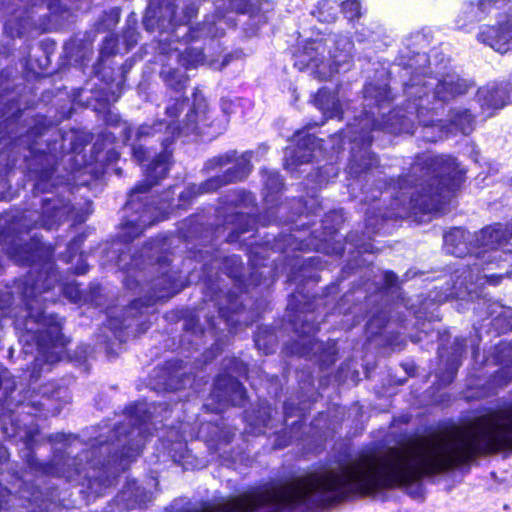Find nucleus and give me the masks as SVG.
Listing matches in <instances>:
<instances>
[{"label": "nucleus", "instance_id": "nucleus-1", "mask_svg": "<svg viewBox=\"0 0 512 512\" xmlns=\"http://www.w3.org/2000/svg\"><path fill=\"white\" fill-rule=\"evenodd\" d=\"M186 106V99H173L166 107V115L170 120L159 121L153 125L144 124L137 129L131 127L125 130L126 139L130 142L133 157L140 163L147 160L150 151L144 149L141 142H145L149 137L161 134L163 151L154 158L147 166L146 182L137 185L130 193L125 210L132 211L133 214L121 226L120 237L124 242L133 240L139 236L143 230L164 219L167 215L169 200L165 198L159 203V206L152 207L145 203L148 199V189L164 178L170 168L171 152L168 146L179 136H188L197 134L209 138L217 137L222 134L229 122V115L235 113L236 104L227 99H222L221 109L223 116L221 118L211 119L206 99L197 91L194 93L193 104L186 113L183 120L176 124L174 118H177Z\"/></svg>", "mask_w": 512, "mask_h": 512}, {"label": "nucleus", "instance_id": "nucleus-2", "mask_svg": "<svg viewBox=\"0 0 512 512\" xmlns=\"http://www.w3.org/2000/svg\"><path fill=\"white\" fill-rule=\"evenodd\" d=\"M465 172L451 156L423 154L409 174L399 179L393 216L445 213L452 192L464 181Z\"/></svg>", "mask_w": 512, "mask_h": 512}, {"label": "nucleus", "instance_id": "nucleus-3", "mask_svg": "<svg viewBox=\"0 0 512 512\" xmlns=\"http://www.w3.org/2000/svg\"><path fill=\"white\" fill-rule=\"evenodd\" d=\"M468 89L466 80L461 79L456 73L451 72L441 78L433 76L414 75L404 85V92L408 97V106L405 114L400 111H392L386 119L378 121L375 113L370 110L359 120L360 131L357 135L349 136L350 141L356 144L361 143L363 147L368 146L372 139L370 132L376 128L383 129L389 133H413L414 120L418 119L425 127L433 126L432 121L425 119L426 113L437 108V104L452 100L458 95L464 94Z\"/></svg>", "mask_w": 512, "mask_h": 512}, {"label": "nucleus", "instance_id": "nucleus-4", "mask_svg": "<svg viewBox=\"0 0 512 512\" xmlns=\"http://www.w3.org/2000/svg\"><path fill=\"white\" fill-rule=\"evenodd\" d=\"M58 281V272L48 264L36 278L31 273L26 279L23 291L28 309V319L25 327L27 333L21 337L25 342L24 352L37 354L34 358V371L49 370V366L59 361L65 352L66 341L61 334L60 323L56 318H47L40 306L37 295L53 288Z\"/></svg>", "mask_w": 512, "mask_h": 512}, {"label": "nucleus", "instance_id": "nucleus-5", "mask_svg": "<svg viewBox=\"0 0 512 512\" xmlns=\"http://www.w3.org/2000/svg\"><path fill=\"white\" fill-rule=\"evenodd\" d=\"M468 236L469 233L462 228H453L444 235V249L451 255L463 257L474 249H478L475 253L479 262H474L472 267L457 269L453 275V288L448 296L460 299L465 297L473 299L478 287L486 282L493 285L498 283L499 277L481 276L480 266L501 258L498 248L512 237V230L502 224L485 227L476 235V244L473 248L468 247Z\"/></svg>", "mask_w": 512, "mask_h": 512}, {"label": "nucleus", "instance_id": "nucleus-6", "mask_svg": "<svg viewBox=\"0 0 512 512\" xmlns=\"http://www.w3.org/2000/svg\"><path fill=\"white\" fill-rule=\"evenodd\" d=\"M352 49L351 40L343 35L325 41L312 40L295 54L294 65L299 70H310L321 81L328 80L350 63Z\"/></svg>", "mask_w": 512, "mask_h": 512}, {"label": "nucleus", "instance_id": "nucleus-7", "mask_svg": "<svg viewBox=\"0 0 512 512\" xmlns=\"http://www.w3.org/2000/svg\"><path fill=\"white\" fill-rule=\"evenodd\" d=\"M164 246L165 243L163 239H155L150 241L140 254L135 252L133 255H130L122 252L116 260L117 266L128 273L125 279V285L129 289L134 288L133 282H136L138 285L140 281L139 274L141 272H136L135 270L140 269L141 265L144 263V256L153 267L158 265L159 269L163 270L161 279H155L151 285L152 294L144 303L147 306L153 302L168 299L179 291L175 286L174 277L168 274L166 270L168 258L160 255Z\"/></svg>", "mask_w": 512, "mask_h": 512}, {"label": "nucleus", "instance_id": "nucleus-8", "mask_svg": "<svg viewBox=\"0 0 512 512\" xmlns=\"http://www.w3.org/2000/svg\"><path fill=\"white\" fill-rule=\"evenodd\" d=\"M253 153L250 151H247L243 153L240 157L236 158L235 152H229L224 155H220L217 157H214L210 159L206 163V169L207 170H214L216 168H222L229 163L235 162V167L233 170H229L228 173L224 176H216L209 180H207L205 183L197 187L196 185H192L187 188V190L183 193H181V197L185 198L186 195H194V194H202V193H208L217 190L222 185L242 180L245 178L250 170H251V158Z\"/></svg>", "mask_w": 512, "mask_h": 512}, {"label": "nucleus", "instance_id": "nucleus-9", "mask_svg": "<svg viewBox=\"0 0 512 512\" xmlns=\"http://www.w3.org/2000/svg\"><path fill=\"white\" fill-rule=\"evenodd\" d=\"M295 147L285 149V167L293 170L298 164L308 163L317 157L321 151V142L305 131H298L294 135Z\"/></svg>", "mask_w": 512, "mask_h": 512}, {"label": "nucleus", "instance_id": "nucleus-10", "mask_svg": "<svg viewBox=\"0 0 512 512\" xmlns=\"http://www.w3.org/2000/svg\"><path fill=\"white\" fill-rule=\"evenodd\" d=\"M478 39L501 54L512 51V8L504 23L486 28L479 33Z\"/></svg>", "mask_w": 512, "mask_h": 512}, {"label": "nucleus", "instance_id": "nucleus-11", "mask_svg": "<svg viewBox=\"0 0 512 512\" xmlns=\"http://www.w3.org/2000/svg\"><path fill=\"white\" fill-rule=\"evenodd\" d=\"M245 393L243 385L230 372L217 377L212 391L213 397L220 403L232 405H241L244 402Z\"/></svg>", "mask_w": 512, "mask_h": 512}, {"label": "nucleus", "instance_id": "nucleus-12", "mask_svg": "<svg viewBox=\"0 0 512 512\" xmlns=\"http://www.w3.org/2000/svg\"><path fill=\"white\" fill-rule=\"evenodd\" d=\"M508 0H480L478 3H465L456 17V25L464 29L469 23L481 20L492 7L502 8Z\"/></svg>", "mask_w": 512, "mask_h": 512}, {"label": "nucleus", "instance_id": "nucleus-13", "mask_svg": "<svg viewBox=\"0 0 512 512\" xmlns=\"http://www.w3.org/2000/svg\"><path fill=\"white\" fill-rule=\"evenodd\" d=\"M130 413V423H133V425H137L138 427L133 428L131 431L128 432V434L124 433V429L122 427H118L115 431V434L117 435V442L120 444L122 440L120 439V436L132 437L135 433L137 436H141L144 433L143 425H146L148 421L153 419L152 412L150 411V407L147 406L146 403H138L129 409Z\"/></svg>", "mask_w": 512, "mask_h": 512}, {"label": "nucleus", "instance_id": "nucleus-14", "mask_svg": "<svg viewBox=\"0 0 512 512\" xmlns=\"http://www.w3.org/2000/svg\"><path fill=\"white\" fill-rule=\"evenodd\" d=\"M314 104L325 118L340 117L343 113L342 104L337 94L326 88H322L317 92L314 97Z\"/></svg>", "mask_w": 512, "mask_h": 512}, {"label": "nucleus", "instance_id": "nucleus-15", "mask_svg": "<svg viewBox=\"0 0 512 512\" xmlns=\"http://www.w3.org/2000/svg\"><path fill=\"white\" fill-rule=\"evenodd\" d=\"M121 499L125 502L127 509H134L151 501V494L138 486L135 481H132L128 482L127 486L121 492Z\"/></svg>", "mask_w": 512, "mask_h": 512}, {"label": "nucleus", "instance_id": "nucleus-16", "mask_svg": "<svg viewBox=\"0 0 512 512\" xmlns=\"http://www.w3.org/2000/svg\"><path fill=\"white\" fill-rule=\"evenodd\" d=\"M364 97L367 106L372 109V105H376L379 110L384 108V104L390 101V92L386 85L376 86L369 84L364 89Z\"/></svg>", "mask_w": 512, "mask_h": 512}, {"label": "nucleus", "instance_id": "nucleus-17", "mask_svg": "<svg viewBox=\"0 0 512 512\" xmlns=\"http://www.w3.org/2000/svg\"><path fill=\"white\" fill-rule=\"evenodd\" d=\"M158 1L161 4L162 16L167 17V20L170 24L178 25L185 23L197 14L196 6L190 5L186 8L184 16L178 19L175 11V5L171 2V0Z\"/></svg>", "mask_w": 512, "mask_h": 512}, {"label": "nucleus", "instance_id": "nucleus-18", "mask_svg": "<svg viewBox=\"0 0 512 512\" xmlns=\"http://www.w3.org/2000/svg\"><path fill=\"white\" fill-rule=\"evenodd\" d=\"M450 122L457 130L465 135L470 134L474 129V118L468 110H453Z\"/></svg>", "mask_w": 512, "mask_h": 512}, {"label": "nucleus", "instance_id": "nucleus-19", "mask_svg": "<svg viewBox=\"0 0 512 512\" xmlns=\"http://www.w3.org/2000/svg\"><path fill=\"white\" fill-rule=\"evenodd\" d=\"M161 76L165 83L175 91H181L185 88L188 77L179 69L164 67Z\"/></svg>", "mask_w": 512, "mask_h": 512}, {"label": "nucleus", "instance_id": "nucleus-20", "mask_svg": "<svg viewBox=\"0 0 512 512\" xmlns=\"http://www.w3.org/2000/svg\"><path fill=\"white\" fill-rule=\"evenodd\" d=\"M222 22H224V15L218 16V21H209L208 19L203 23L201 28L198 30H193L191 37L198 38L202 35L207 37H217L223 33V28L220 27Z\"/></svg>", "mask_w": 512, "mask_h": 512}, {"label": "nucleus", "instance_id": "nucleus-21", "mask_svg": "<svg viewBox=\"0 0 512 512\" xmlns=\"http://www.w3.org/2000/svg\"><path fill=\"white\" fill-rule=\"evenodd\" d=\"M264 185L268 193L265 196V201L270 203L274 201L273 195L281 191L283 182L277 172L270 171L264 174Z\"/></svg>", "mask_w": 512, "mask_h": 512}, {"label": "nucleus", "instance_id": "nucleus-22", "mask_svg": "<svg viewBox=\"0 0 512 512\" xmlns=\"http://www.w3.org/2000/svg\"><path fill=\"white\" fill-rule=\"evenodd\" d=\"M179 63L186 69L195 68L204 62L205 55L202 51L189 48L177 55Z\"/></svg>", "mask_w": 512, "mask_h": 512}, {"label": "nucleus", "instance_id": "nucleus-23", "mask_svg": "<svg viewBox=\"0 0 512 512\" xmlns=\"http://www.w3.org/2000/svg\"><path fill=\"white\" fill-rule=\"evenodd\" d=\"M360 3L357 0H346L342 3V11L346 18L352 20L361 14Z\"/></svg>", "mask_w": 512, "mask_h": 512}, {"label": "nucleus", "instance_id": "nucleus-24", "mask_svg": "<svg viewBox=\"0 0 512 512\" xmlns=\"http://www.w3.org/2000/svg\"><path fill=\"white\" fill-rule=\"evenodd\" d=\"M223 1H224L223 6H226V2H228L227 9L235 10L240 13L248 12V9H249L250 3H251V0H223Z\"/></svg>", "mask_w": 512, "mask_h": 512}, {"label": "nucleus", "instance_id": "nucleus-25", "mask_svg": "<svg viewBox=\"0 0 512 512\" xmlns=\"http://www.w3.org/2000/svg\"><path fill=\"white\" fill-rule=\"evenodd\" d=\"M376 164H377V159L365 150L364 154L362 155V158L360 160V163L357 164L356 172L370 169L371 167L375 166Z\"/></svg>", "mask_w": 512, "mask_h": 512}, {"label": "nucleus", "instance_id": "nucleus-26", "mask_svg": "<svg viewBox=\"0 0 512 512\" xmlns=\"http://www.w3.org/2000/svg\"><path fill=\"white\" fill-rule=\"evenodd\" d=\"M271 418V411L268 409H265L263 412V415L261 416V423L254 425L251 423L252 426V432L255 434H260L264 432V428L268 427V420Z\"/></svg>", "mask_w": 512, "mask_h": 512}, {"label": "nucleus", "instance_id": "nucleus-27", "mask_svg": "<svg viewBox=\"0 0 512 512\" xmlns=\"http://www.w3.org/2000/svg\"><path fill=\"white\" fill-rule=\"evenodd\" d=\"M5 30L11 37H20L26 32V23L19 24V27L14 28L12 22H8L5 25Z\"/></svg>", "mask_w": 512, "mask_h": 512}, {"label": "nucleus", "instance_id": "nucleus-28", "mask_svg": "<svg viewBox=\"0 0 512 512\" xmlns=\"http://www.w3.org/2000/svg\"><path fill=\"white\" fill-rule=\"evenodd\" d=\"M140 449H141V445L139 442H137L133 446L124 447L123 450L121 451L120 457L130 459V458L134 457L135 455H137L139 453Z\"/></svg>", "mask_w": 512, "mask_h": 512}, {"label": "nucleus", "instance_id": "nucleus-29", "mask_svg": "<svg viewBox=\"0 0 512 512\" xmlns=\"http://www.w3.org/2000/svg\"><path fill=\"white\" fill-rule=\"evenodd\" d=\"M63 291L72 301H77L80 297V292L75 286H66L64 287Z\"/></svg>", "mask_w": 512, "mask_h": 512}, {"label": "nucleus", "instance_id": "nucleus-30", "mask_svg": "<svg viewBox=\"0 0 512 512\" xmlns=\"http://www.w3.org/2000/svg\"><path fill=\"white\" fill-rule=\"evenodd\" d=\"M384 279L387 286H393L396 283L397 277L392 272H385Z\"/></svg>", "mask_w": 512, "mask_h": 512}, {"label": "nucleus", "instance_id": "nucleus-31", "mask_svg": "<svg viewBox=\"0 0 512 512\" xmlns=\"http://www.w3.org/2000/svg\"><path fill=\"white\" fill-rule=\"evenodd\" d=\"M413 39L415 40L413 42V44H418V43H421V42H426V39L424 37V35H422L421 33H417L413 36Z\"/></svg>", "mask_w": 512, "mask_h": 512}, {"label": "nucleus", "instance_id": "nucleus-32", "mask_svg": "<svg viewBox=\"0 0 512 512\" xmlns=\"http://www.w3.org/2000/svg\"><path fill=\"white\" fill-rule=\"evenodd\" d=\"M354 133L352 126L349 127V129L345 132L344 137H348V134ZM334 138H343V133H340L339 135H335Z\"/></svg>", "mask_w": 512, "mask_h": 512}, {"label": "nucleus", "instance_id": "nucleus-33", "mask_svg": "<svg viewBox=\"0 0 512 512\" xmlns=\"http://www.w3.org/2000/svg\"><path fill=\"white\" fill-rule=\"evenodd\" d=\"M139 302H140L139 300H136V301H134V302L132 303L131 307H130V308H129V310H128V313H129L130 315H134V313H133L132 311H133L135 308H137V306H138Z\"/></svg>", "mask_w": 512, "mask_h": 512}, {"label": "nucleus", "instance_id": "nucleus-34", "mask_svg": "<svg viewBox=\"0 0 512 512\" xmlns=\"http://www.w3.org/2000/svg\"><path fill=\"white\" fill-rule=\"evenodd\" d=\"M231 261H232V263H233L234 265H241V262H240V260H239V258H238V257H234V256H233V257L231 258Z\"/></svg>", "mask_w": 512, "mask_h": 512}, {"label": "nucleus", "instance_id": "nucleus-35", "mask_svg": "<svg viewBox=\"0 0 512 512\" xmlns=\"http://www.w3.org/2000/svg\"><path fill=\"white\" fill-rule=\"evenodd\" d=\"M61 214H62V211L60 209L56 210L54 212V217L57 218V219H60L61 218Z\"/></svg>", "mask_w": 512, "mask_h": 512}, {"label": "nucleus", "instance_id": "nucleus-36", "mask_svg": "<svg viewBox=\"0 0 512 512\" xmlns=\"http://www.w3.org/2000/svg\"><path fill=\"white\" fill-rule=\"evenodd\" d=\"M227 64H228V58L225 57V59L223 60L222 64L219 66V68L221 69V68L225 67Z\"/></svg>", "mask_w": 512, "mask_h": 512}, {"label": "nucleus", "instance_id": "nucleus-37", "mask_svg": "<svg viewBox=\"0 0 512 512\" xmlns=\"http://www.w3.org/2000/svg\"><path fill=\"white\" fill-rule=\"evenodd\" d=\"M377 323V320L376 319H371L370 322H369V327H373L374 325H376Z\"/></svg>", "mask_w": 512, "mask_h": 512}, {"label": "nucleus", "instance_id": "nucleus-38", "mask_svg": "<svg viewBox=\"0 0 512 512\" xmlns=\"http://www.w3.org/2000/svg\"><path fill=\"white\" fill-rule=\"evenodd\" d=\"M255 344L257 345V347H258L259 349H261V344H260V339H259V337H257V338L255 339Z\"/></svg>", "mask_w": 512, "mask_h": 512}, {"label": "nucleus", "instance_id": "nucleus-39", "mask_svg": "<svg viewBox=\"0 0 512 512\" xmlns=\"http://www.w3.org/2000/svg\"><path fill=\"white\" fill-rule=\"evenodd\" d=\"M508 329H512V321H511V322H509V324L507 325V327H504V328H503V331H506V330H508Z\"/></svg>", "mask_w": 512, "mask_h": 512}, {"label": "nucleus", "instance_id": "nucleus-40", "mask_svg": "<svg viewBox=\"0 0 512 512\" xmlns=\"http://www.w3.org/2000/svg\"><path fill=\"white\" fill-rule=\"evenodd\" d=\"M353 163H357L358 162V157L357 155L354 153L353 154V160H352Z\"/></svg>", "mask_w": 512, "mask_h": 512}, {"label": "nucleus", "instance_id": "nucleus-41", "mask_svg": "<svg viewBox=\"0 0 512 512\" xmlns=\"http://www.w3.org/2000/svg\"><path fill=\"white\" fill-rule=\"evenodd\" d=\"M177 445L179 446V448L181 450H183L185 448V445L183 443H181V442H179Z\"/></svg>", "mask_w": 512, "mask_h": 512}, {"label": "nucleus", "instance_id": "nucleus-42", "mask_svg": "<svg viewBox=\"0 0 512 512\" xmlns=\"http://www.w3.org/2000/svg\"><path fill=\"white\" fill-rule=\"evenodd\" d=\"M171 456H172V458H173L174 460H177V459H178V456H177V454H176V453L171 454Z\"/></svg>", "mask_w": 512, "mask_h": 512}, {"label": "nucleus", "instance_id": "nucleus-43", "mask_svg": "<svg viewBox=\"0 0 512 512\" xmlns=\"http://www.w3.org/2000/svg\"><path fill=\"white\" fill-rule=\"evenodd\" d=\"M111 15H114L116 19H118V17H119L118 12H113V13H111Z\"/></svg>", "mask_w": 512, "mask_h": 512}, {"label": "nucleus", "instance_id": "nucleus-44", "mask_svg": "<svg viewBox=\"0 0 512 512\" xmlns=\"http://www.w3.org/2000/svg\"><path fill=\"white\" fill-rule=\"evenodd\" d=\"M85 271H86V269L80 268L79 271H77V272L83 274V273H85Z\"/></svg>", "mask_w": 512, "mask_h": 512}, {"label": "nucleus", "instance_id": "nucleus-45", "mask_svg": "<svg viewBox=\"0 0 512 512\" xmlns=\"http://www.w3.org/2000/svg\"><path fill=\"white\" fill-rule=\"evenodd\" d=\"M420 58L422 59V62H426L427 61L425 55L420 56Z\"/></svg>", "mask_w": 512, "mask_h": 512}, {"label": "nucleus", "instance_id": "nucleus-46", "mask_svg": "<svg viewBox=\"0 0 512 512\" xmlns=\"http://www.w3.org/2000/svg\"><path fill=\"white\" fill-rule=\"evenodd\" d=\"M504 313H505V314H509V316H511V317H512V311H511V310H507V311H505Z\"/></svg>", "mask_w": 512, "mask_h": 512}, {"label": "nucleus", "instance_id": "nucleus-47", "mask_svg": "<svg viewBox=\"0 0 512 512\" xmlns=\"http://www.w3.org/2000/svg\"><path fill=\"white\" fill-rule=\"evenodd\" d=\"M17 261H22V258H16ZM24 260H28V258H25Z\"/></svg>", "mask_w": 512, "mask_h": 512}, {"label": "nucleus", "instance_id": "nucleus-48", "mask_svg": "<svg viewBox=\"0 0 512 512\" xmlns=\"http://www.w3.org/2000/svg\"><path fill=\"white\" fill-rule=\"evenodd\" d=\"M220 313L224 316V311L222 309H220Z\"/></svg>", "mask_w": 512, "mask_h": 512}, {"label": "nucleus", "instance_id": "nucleus-49", "mask_svg": "<svg viewBox=\"0 0 512 512\" xmlns=\"http://www.w3.org/2000/svg\"><path fill=\"white\" fill-rule=\"evenodd\" d=\"M379 327H382L383 326V321L380 322V324L378 325Z\"/></svg>", "mask_w": 512, "mask_h": 512}, {"label": "nucleus", "instance_id": "nucleus-50", "mask_svg": "<svg viewBox=\"0 0 512 512\" xmlns=\"http://www.w3.org/2000/svg\"><path fill=\"white\" fill-rule=\"evenodd\" d=\"M246 197L250 198V195H249V194H246ZM249 201H252V199H249Z\"/></svg>", "mask_w": 512, "mask_h": 512}, {"label": "nucleus", "instance_id": "nucleus-51", "mask_svg": "<svg viewBox=\"0 0 512 512\" xmlns=\"http://www.w3.org/2000/svg\"><path fill=\"white\" fill-rule=\"evenodd\" d=\"M509 380H512V375L509 376Z\"/></svg>", "mask_w": 512, "mask_h": 512}]
</instances>
